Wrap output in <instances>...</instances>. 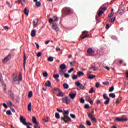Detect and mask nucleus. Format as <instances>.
Masks as SVG:
<instances>
[{
    "mask_svg": "<svg viewBox=\"0 0 128 128\" xmlns=\"http://www.w3.org/2000/svg\"><path fill=\"white\" fill-rule=\"evenodd\" d=\"M73 11L70 8L66 7L62 10V13L65 16H68L70 14H72Z\"/></svg>",
    "mask_w": 128,
    "mask_h": 128,
    "instance_id": "nucleus-1",
    "label": "nucleus"
},
{
    "mask_svg": "<svg viewBox=\"0 0 128 128\" xmlns=\"http://www.w3.org/2000/svg\"><path fill=\"white\" fill-rule=\"evenodd\" d=\"M32 122L35 124L34 125V128H40V123L36 121V118L35 116H32Z\"/></svg>",
    "mask_w": 128,
    "mask_h": 128,
    "instance_id": "nucleus-2",
    "label": "nucleus"
},
{
    "mask_svg": "<svg viewBox=\"0 0 128 128\" xmlns=\"http://www.w3.org/2000/svg\"><path fill=\"white\" fill-rule=\"evenodd\" d=\"M75 84L76 86H78V88H77L78 90H84V86L82 85V84H80V81L76 82Z\"/></svg>",
    "mask_w": 128,
    "mask_h": 128,
    "instance_id": "nucleus-3",
    "label": "nucleus"
},
{
    "mask_svg": "<svg viewBox=\"0 0 128 128\" xmlns=\"http://www.w3.org/2000/svg\"><path fill=\"white\" fill-rule=\"evenodd\" d=\"M114 122H128V118L116 117L114 120Z\"/></svg>",
    "mask_w": 128,
    "mask_h": 128,
    "instance_id": "nucleus-4",
    "label": "nucleus"
},
{
    "mask_svg": "<svg viewBox=\"0 0 128 128\" xmlns=\"http://www.w3.org/2000/svg\"><path fill=\"white\" fill-rule=\"evenodd\" d=\"M68 114H70V110H64V117L67 118L68 121L72 120V119L70 118Z\"/></svg>",
    "mask_w": 128,
    "mask_h": 128,
    "instance_id": "nucleus-5",
    "label": "nucleus"
},
{
    "mask_svg": "<svg viewBox=\"0 0 128 128\" xmlns=\"http://www.w3.org/2000/svg\"><path fill=\"white\" fill-rule=\"evenodd\" d=\"M10 58H12V54H9L6 57H5L2 60V62H4V63L8 62V60H10Z\"/></svg>",
    "mask_w": 128,
    "mask_h": 128,
    "instance_id": "nucleus-6",
    "label": "nucleus"
},
{
    "mask_svg": "<svg viewBox=\"0 0 128 128\" xmlns=\"http://www.w3.org/2000/svg\"><path fill=\"white\" fill-rule=\"evenodd\" d=\"M60 68L61 70H59L60 74H64V70H66V65L64 64H62L60 65Z\"/></svg>",
    "mask_w": 128,
    "mask_h": 128,
    "instance_id": "nucleus-7",
    "label": "nucleus"
},
{
    "mask_svg": "<svg viewBox=\"0 0 128 128\" xmlns=\"http://www.w3.org/2000/svg\"><path fill=\"white\" fill-rule=\"evenodd\" d=\"M38 19L36 18L33 20V28H38Z\"/></svg>",
    "mask_w": 128,
    "mask_h": 128,
    "instance_id": "nucleus-8",
    "label": "nucleus"
},
{
    "mask_svg": "<svg viewBox=\"0 0 128 128\" xmlns=\"http://www.w3.org/2000/svg\"><path fill=\"white\" fill-rule=\"evenodd\" d=\"M88 116L94 122H98V120H96V118L94 116V115H92L91 113L88 114Z\"/></svg>",
    "mask_w": 128,
    "mask_h": 128,
    "instance_id": "nucleus-9",
    "label": "nucleus"
},
{
    "mask_svg": "<svg viewBox=\"0 0 128 128\" xmlns=\"http://www.w3.org/2000/svg\"><path fill=\"white\" fill-rule=\"evenodd\" d=\"M20 122H21L24 126H28V124H26V120L25 118H24L22 116H20Z\"/></svg>",
    "mask_w": 128,
    "mask_h": 128,
    "instance_id": "nucleus-10",
    "label": "nucleus"
},
{
    "mask_svg": "<svg viewBox=\"0 0 128 128\" xmlns=\"http://www.w3.org/2000/svg\"><path fill=\"white\" fill-rule=\"evenodd\" d=\"M118 12L120 16H122L126 12V8H120Z\"/></svg>",
    "mask_w": 128,
    "mask_h": 128,
    "instance_id": "nucleus-11",
    "label": "nucleus"
},
{
    "mask_svg": "<svg viewBox=\"0 0 128 128\" xmlns=\"http://www.w3.org/2000/svg\"><path fill=\"white\" fill-rule=\"evenodd\" d=\"M24 61H23V66L24 70H26V52H24Z\"/></svg>",
    "mask_w": 128,
    "mask_h": 128,
    "instance_id": "nucleus-12",
    "label": "nucleus"
},
{
    "mask_svg": "<svg viewBox=\"0 0 128 128\" xmlns=\"http://www.w3.org/2000/svg\"><path fill=\"white\" fill-rule=\"evenodd\" d=\"M69 96L70 98H72V100H74V98H75L76 96V92H75L74 93H72V92H70L69 94Z\"/></svg>",
    "mask_w": 128,
    "mask_h": 128,
    "instance_id": "nucleus-13",
    "label": "nucleus"
},
{
    "mask_svg": "<svg viewBox=\"0 0 128 128\" xmlns=\"http://www.w3.org/2000/svg\"><path fill=\"white\" fill-rule=\"evenodd\" d=\"M87 52L90 54V56H94V51L92 50V48H89L87 50Z\"/></svg>",
    "mask_w": 128,
    "mask_h": 128,
    "instance_id": "nucleus-14",
    "label": "nucleus"
},
{
    "mask_svg": "<svg viewBox=\"0 0 128 128\" xmlns=\"http://www.w3.org/2000/svg\"><path fill=\"white\" fill-rule=\"evenodd\" d=\"M52 26V30H56V32H58V30H60V28L58 26V25L54 24L53 23Z\"/></svg>",
    "mask_w": 128,
    "mask_h": 128,
    "instance_id": "nucleus-15",
    "label": "nucleus"
},
{
    "mask_svg": "<svg viewBox=\"0 0 128 128\" xmlns=\"http://www.w3.org/2000/svg\"><path fill=\"white\" fill-rule=\"evenodd\" d=\"M45 86H48V88H50V86H52V82H50V81L47 80V82H46L44 84Z\"/></svg>",
    "mask_w": 128,
    "mask_h": 128,
    "instance_id": "nucleus-16",
    "label": "nucleus"
},
{
    "mask_svg": "<svg viewBox=\"0 0 128 128\" xmlns=\"http://www.w3.org/2000/svg\"><path fill=\"white\" fill-rule=\"evenodd\" d=\"M98 16H102V14H104V10H102V8H100L98 10Z\"/></svg>",
    "mask_w": 128,
    "mask_h": 128,
    "instance_id": "nucleus-17",
    "label": "nucleus"
},
{
    "mask_svg": "<svg viewBox=\"0 0 128 128\" xmlns=\"http://www.w3.org/2000/svg\"><path fill=\"white\" fill-rule=\"evenodd\" d=\"M57 96H64V93L62 91H60L59 92L58 94H57Z\"/></svg>",
    "mask_w": 128,
    "mask_h": 128,
    "instance_id": "nucleus-18",
    "label": "nucleus"
},
{
    "mask_svg": "<svg viewBox=\"0 0 128 128\" xmlns=\"http://www.w3.org/2000/svg\"><path fill=\"white\" fill-rule=\"evenodd\" d=\"M66 118L62 116L61 117V120H64V122H66V124H68V122L71 121V120L68 121V118H67V120H66Z\"/></svg>",
    "mask_w": 128,
    "mask_h": 128,
    "instance_id": "nucleus-19",
    "label": "nucleus"
},
{
    "mask_svg": "<svg viewBox=\"0 0 128 128\" xmlns=\"http://www.w3.org/2000/svg\"><path fill=\"white\" fill-rule=\"evenodd\" d=\"M106 4H103L102 6L100 7V8H101L103 10L105 11L106 10V8H106Z\"/></svg>",
    "mask_w": 128,
    "mask_h": 128,
    "instance_id": "nucleus-20",
    "label": "nucleus"
},
{
    "mask_svg": "<svg viewBox=\"0 0 128 128\" xmlns=\"http://www.w3.org/2000/svg\"><path fill=\"white\" fill-rule=\"evenodd\" d=\"M78 76H84V73L82 71H79L77 72Z\"/></svg>",
    "mask_w": 128,
    "mask_h": 128,
    "instance_id": "nucleus-21",
    "label": "nucleus"
},
{
    "mask_svg": "<svg viewBox=\"0 0 128 128\" xmlns=\"http://www.w3.org/2000/svg\"><path fill=\"white\" fill-rule=\"evenodd\" d=\"M63 86L65 90H68L70 88V86L66 83H64L63 84Z\"/></svg>",
    "mask_w": 128,
    "mask_h": 128,
    "instance_id": "nucleus-22",
    "label": "nucleus"
},
{
    "mask_svg": "<svg viewBox=\"0 0 128 128\" xmlns=\"http://www.w3.org/2000/svg\"><path fill=\"white\" fill-rule=\"evenodd\" d=\"M110 98L106 99V100H105L104 102V104H106V106H108V104H110Z\"/></svg>",
    "mask_w": 128,
    "mask_h": 128,
    "instance_id": "nucleus-23",
    "label": "nucleus"
},
{
    "mask_svg": "<svg viewBox=\"0 0 128 128\" xmlns=\"http://www.w3.org/2000/svg\"><path fill=\"white\" fill-rule=\"evenodd\" d=\"M55 118H57V120H58L60 118V113L56 112L55 114Z\"/></svg>",
    "mask_w": 128,
    "mask_h": 128,
    "instance_id": "nucleus-24",
    "label": "nucleus"
},
{
    "mask_svg": "<svg viewBox=\"0 0 128 128\" xmlns=\"http://www.w3.org/2000/svg\"><path fill=\"white\" fill-rule=\"evenodd\" d=\"M35 2H36L35 4H36V6H37L38 8H40V6H42V3H40V2L37 1Z\"/></svg>",
    "mask_w": 128,
    "mask_h": 128,
    "instance_id": "nucleus-25",
    "label": "nucleus"
},
{
    "mask_svg": "<svg viewBox=\"0 0 128 128\" xmlns=\"http://www.w3.org/2000/svg\"><path fill=\"white\" fill-rule=\"evenodd\" d=\"M70 102H71V100L70 98V97L67 96H66V104H70Z\"/></svg>",
    "mask_w": 128,
    "mask_h": 128,
    "instance_id": "nucleus-26",
    "label": "nucleus"
},
{
    "mask_svg": "<svg viewBox=\"0 0 128 128\" xmlns=\"http://www.w3.org/2000/svg\"><path fill=\"white\" fill-rule=\"evenodd\" d=\"M18 4H22L24 5L26 4V0H18Z\"/></svg>",
    "mask_w": 128,
    "mask_h": 128,
    "instance_id": "nucleus-27",
    "label": "nucleus"
},
{
    "mask_svg": "<svg viewBox=\"0 0 128 128\" xmlns=\"http://www.w3.org/2000/svg\"><path fill=\"white\" fill-rule=\"evenodd\" d=\"M96 92V90L94 88H92L89 90V94H94Z\"/></svg>",
    "mask_w": 128,
    "mask_h": 128,
    "instance_id": "nucleus-28",
    "label": "nucleus"
},
{
    "mask_svg": "<svg viewBox=\"0 0 128 128\" xmlns=\"http://www.w3.org/2000/svg\"><path fill=\"white\" fill-rule=\"evenodd\" d=\"M109 96L112 98H116V94L114 93H110L109 94Z\"/></svg>",
    "mask_w": 128,
    "mask_h": 128,
    "instance_id": "nucleus-29",
    "label": "nucleus"
},
{
    "mask_svg": "<svg viewBox=\"0 0 128 128\" xmlns=\"http://www.w3.org/2000/svg\"><path fill=\"white\" fill-rule=\"evenodd\" d=\"M48 62H54V57L50 56L48 58Z\"/></svg>",
    "mask_w": 128,
    "mask_h": 128,
    "instance_id": "nucleus-30",
    "label": "nucleus"
},
{
    "mask_svg": "<svg viewBox=\"0 0 128 128\" xmlns=\"http://www.w3.org/2000/svg\"><path fill=\"white\" fill-rule=\"evenodd\" d=\"M24 14H26V16H28V8H25L24 10Z\"/></svg>",
    "mask_w": 128,
    "mask_h": 128,
    "instance_id": "nucleus-31",
    "label": "nucleus"
},
{
    "mask_svg": "<svg viewBox=\"0 0 128 128\" xmlns=\"http://www.w3.org/2000/svg\"><path fill=\"white\" fill-rule=\"evenodd\" d=\"M28 110L32 112V102H30L28 105Z\"/></svg>",
    "mask_w": 128,
    "mask_h": 128,
    "instance_id": "nucleus-32",
    "label": "nucleus"
},
{
    "mask_svg": "<svg viewBox=\"0 0 128 128\" xmlns=\"http://www.w3.org/2000/svg\"><path fill=\"white\" fill-rule=\"evenodd\" d=\"M20 80H22V73L19 74V78L18 80V82H20Z\"/></svg>",
    "mask_w": 128,
    "mask_h": 128,
    "instance_id": "nucleus-33",
    "label": "nucleus"
},
{
    "mask_svg": "<svg viewBox=\"0 0 128 128\" xmlns=\"http://www.w3.org/2000/svg\"><path fill=\"white\" fill-rule=\"evenodd\" d=\"M53 78H55V80H56V78H60V74H54L53 75Z\"/></svg>",
    "mask_w": 128,
    "mask_h": 128,
    "instance_id": "nucleus-34",
    "label": "nucleus"
},
{
    "mask_svg": "<svg viewBox=\"0 0 128 128\" xmlns=\"http://www.w3.org/2000/svg\"><path fill=\"white\" fill-rule=\"evenodd\" d=\"M32 96V91H30L28 94V98H30Z\"/></svg>",
    "mask_w": 128,
    "mask_h": 128,
    "instance_id": "nucleus-35",
    "label": "nucleus"
},
{
    "mask_svg": "<svg viewBox=\"0 0 128 128\" xmlns=\"http://www.w3.org/2000/svg\"><path fill=\"white\" fill-rule=\"evenodd\" d=\"M114 86H111L110 88H109V92H114Z\"/></svg>",
    "mask_w": 128,
    "mask_h": 128,
    "instance_id": "nucleus-36",
    "label": "nucleus"
},
{
    "mask_svg": "<svg viewBox=\"0 0 128 128\" xmlns=\"http://www.w3.org/2000/svg\"><path fill=\"white\" fill-rule=\"evenodd\" d=\"M103 96L104 100H108L110 98H108V94H104Z\"/></svg>",
    "mask_w": 128,
    "mask_h": 128,
    "instance_id": "nucleus-37",
    "label": "nucleus"
},
{
    "mask_svg": "<svg viewBox=\"0 0 128 128\" xmlns=\"http://www.w3.org/2000/svg\"><path fill=\"white\" fill-rule=\"evenodd\" d=\"M36 32H37L36 30H32V38H34V36H36Z\"/></svg>",
    "mask_w": 128,
    "mask_h": 128,
    "instance_id": "nucleus-38",
    "label": "nucleus"
},
{
    "mask_svg": "<svg viewBox=\"0 0 128 128\" xmlns=\"http://www.w3.org/2000/svg\"><path fill=\"white\" fill-rule=\"evenodd\" d=\"M96 78V75H93V76H90L88 77V78H90V80H94Z\"/></svg>",
    "mask_w": 128,
    "mask_h": 128,
    "instance_id": "nucleus-39",
    "label": "nucleus"
},
{
    "mask_svg": "<svg viewBox=\"0 0 128 128\" xmlns=\"http://www.w3.org/2000/svg\"><path fill=\"white\" fill-rule=\"evenodd\" d=\"M53 20L54 22H58V18L56 16H54L53 17Z\"/></svg>",
    "mask_w": 128,
    "mask_h": 128,
    "instance_id": "nucleus-40",
    "label": "nucleus"
},
{
    "mask_svg": "<svg viewBox=\"0 0 128 128\" xmlns=\"http://www.w3.org/2000/svg\"><path fill=\"white\" fill-rule=\"evenodd\" d=\"M62 104L66 102V96L62 98Z\"/></svg>",
    "mask_w": 128,
    "mask_h": 128,
    "instance_id": "nucleus-41",
    "label": "nucleus"
},
{
    "mask_svg": "<svg viewBox=\"0 0 128 128\" xmlns=\"http://www.w3.org/2000/svg\"><path fill=\"white\" fill-rule=\"evenodd\" d=\"M72 78L74 80H76L78 78V76L76 74L73 75L72 76Z\"/></svg>",
    "mask_w": 128,
    "mask_h": 128,
    "instance_id": "nucleus-42",
    "label": "nucleus"
},
{
    "mask_svg": "<svg viewBox=\"0 0 128 128\" xmlns=\"http://www.w3.org/2000/svg\"><path fill=\"white\" fill-rule=\"evenodd\" d=\"M111 38L112 40H118V38H116V36H111Z\"/></svg>",
    "mask_w": 128,
    "mask_h": 128,
    "instance_id": "nucleus-43",
    "label": "nucleus"
},
{
    "mask_svg": "<svg viewBox=\"0 0 128 128\" xmlns=\"http://www.w3.org/2000/svg\"><path fill=\"white\" fill-rule=\"evenodd\" d=\"M86 124H88L89 126H92V122L90 120H87L86 122Z\"/></svg>",
    "mask_w": 128,
    "mask_h": 128,
    "instance_id": "nucleus-44",
    "label": "nucleus"
},
{
    "mask_svg": "<svg viewBox=\"0 0 128 128\" xmlns=\"http://www.w3.org/2000/svg\"><path fill=\"white\" fill-rule=\"evenodd\" d=\"M80 102H81V104H84V99L83 98H80Z\"/></svg>",
    "mask_w": 128,
    "mask_h": 128,
    "instance_id": "nucleus-45",
    "label": "nucleus"
},
{
    "mask_svg": "<svg viewBox=\"0 0 128 128\" xmlns=\"http://www.w3.org/2000/svg\"><path fill=\"white\" fill-rule=\"evenodd\" d=\"M43 76L44 78H46V76H48V72H43Z\"/></svg>",
    "mask_w": 128,
    "mask_h": 128,
    "instance_id": "nucleus-46",
    "label": "nucleus"
},
{
    "mask_svg": "<svg viewBox=\"0 0 128 128\" xmlns=\"http://www.w3.org/2000/svg\"><path fill=\"white\" fill-rule=\"evenodd\" d=\"M6 114H8V116H10V114H12V112H10V110H8L6 111Z\"/></svg>",
    "mask_w": 128,
    "mask_h": 128,
    "instance_id": "nucleus-47",
    "label": "nucleus"
},
{
    "mask_svg": "<svg viewBox=\"0 0 128 128\" xmlns=\"http://www.w3.org/2000/svg\"><path fill=\"white\" fill-rule=\"evenodd\" d=\"M74 68H71L70 70H68V73L70 74V72H74Z\"/></svg>",
    "mask_w": 128,
    "mask_h": 128,
    "instance_id": "nucleus-48",
    "label": "nucleus"
},
{
    "mask_svg": "<svg viewBox=\"0 0 128 128\" xmlns=\"http://www.w3.org/2000/svg\"><path fill=\"white\" fill-rule=\"evenodd\" d=\"M52 90H54V91H58V92H60V90L58 88H52Z\"/></svg>",
    "mask_w": 128,
    "mask_h": 128,
    "instance_id": "nucleus-49",
    "label": "nucleus"
},
{
    "mask_svg": "<svg viewBox=\"0 0 128 128\" xmlns=\"http://www.w3.org/2000/svg\"><path fill=\"white\" fill-rule=\"evenodd\" d=\"M114 13H112V12H111L110 14L108 15V18H112V16H114Z\"/></svg>",
    "mask_w": 128,
    "mask_h": 128,
    "instance_id": "nucleus-50",
    "label": "nucleus"
},
{
    "mask_svg": "<svg viewBox=\"0 0 128 128\" xmlns=\"http://www.w3.org/2000/svg\"><path fill=\"white\" fill-rule=\"evenodd\" d=\"M102 84L105 86H108V84H110V82H102Z\"/></svg>",
    "mask_w": 128,
    "mask_h": 128,
    "instance_id": "nucleus-51",
    "label": "nucleus"
},
{
    "mask_svg": "<svg viewBox=\"0 0 128 128\" xmlns=\"http://www.w3.org/2000/svg\"><path fill=\"white\" fill-rule=\"evenodd\" d=\"M88 102H90V104H94V101L90 100V98H89V100H88Z\"/></svg>",
    "mask_w": 128,
    "mask_h": 128,
    "instance_id": "nucleus-52",
    "label": "nucleus"
},
{
    "mask_svg": "<svg viewBox=\"0 0 128 128\" xmlns=\"http://www.w3.org/2000/svg\"><path fill=\"white\" fill-rule=\"evenodd\" d=\"M84 108H89L90 105L88 104H86L84 106Z\"/></svg>",
    "mask_w": 128,
    "mask_h": 128,
    "instance_id": "nucleus-53",
    "label": "nucleus"
},
{
    "mask_svg": "<svg viewBox=\"0 0 128 128\" xmlns=\"http://www.w3.org/2000/svg\"><path fill=\"white\" fill-rule=\"evenodd\" d=\"M52 22H54V19H52V18H49V23L52 24Z\"/></svg>",
    "mask_w": 128,
    "mask_h": 128,
    "instance_id": "nucleus-54",
    "label": "nucleus"
},
{
    "mask_svg": "<svg viewBox=\"0 0 128 128\" xmlns=\"http://www.w3.org/2000/svg\"><path fill=\"white\" fill-rule=\"evenodd\" d=\"M57 110L58 112H63L64 110H62L60 108H57Z\"/></svg>",
    "mask_w": 128,
    "mask_h": 128,
    "instance_id": "nucleus-55",
    "label": "nucleus"
},
{
    "mask_svg": "<svg viewBox=\"0 0 128 128\" xmlns=\"http://www.w3.org/2000/svg\"><path fill=\"white\" fill-rule=\"evenodd\" d=\"M42 56V52H38V54H36V56H38V58H40V56Z\"/></svg>",
    "mask_w": 128,
    "mask_h": 128,
    "instance_id": "nucleus-56",
    "label": "nucleus"
},
{
    "mask_svg": "<svg viewBox=\"0 0 128 128\" xmlns=\"http://www.w3.org/2000/svg\"><path fill=\"white\" fill-rule=\"evenodd\" d=\"M64 78H70V74H64Z\"/></svg>",
    "mask_w": 128,
    "mask_h": 128,
    "instance_id": "nucleus-57",
    "label": "nucleus"
},
{
    "mask_svg": "<svg viewBox=\"0 0 128 128\" xmlns=\"http://www.w3.org/2000/svg\"><path fill=\"white\" fill-rule=\"evenodd\" d=\"M116 20V17L112 18L111 19L110 22H114Z\"/></svg>",
    "mask_w": 128,
    "mask_h": 128,
    "instance_id": "nucleus-58",
    "label": "nucleus"
},
{
    "mask_svg": "<svg viewBox=\"0 0 128 128\" xmlns=\"http://www.w3.org/2000/svg\"><path fill=\"white\" fill-rule=\"evenodd\" d=\"M70 116L72 118H76V115L74 114H71Z\"/></svg>",
    "mask_w": 128,
    "mask_h": 128,
    "instance_id": "nucleus-59",
    "label": "nucleus"
},
{
    "mask_svg": "<svg viewBox=\"0 0 128 128\" xmlns=\"http://www.w3.org/2000/svg\"><path fill=\"white\" fill-rule=\"evenodd\" d=\"M6 4L10 8H12V6H10V3L8 1H6Z\"/></svg>",
    "mask_w": 128,
    "mask_h": 128,
    "instance_id": "nucleus-60",
    "label": "nucleus"
},
{
    "mask_svg": "<svg viewBox=\"0 0 128 128\" xmlns=\"http://www.w3.org/2000/svg\"><path fill=\"white\" fill-rule=\"evenodd\" d=\"M14 82H18V76H16L13 78Z\"/></svg>",
    "mask_w": 128,
    "mask_h": 128,
    "instance_id": "nucleus-61",
    "label": "nucleus"
},
{
    "mask_svg": "<svg viewBox=\"0 0 128 128\" xmlns=\"http://www.w3.org/2000/svg\"><path fill=\"white\" fill-rule=\"evenodd\" d=\"M100 82H98L96 84V88H100Z\"/></svg>",
    "mask_w": 128,
    "mask_h": 128,
    "instance_id": "nucleus-62",
    "label": "nucleus"
},
{
    "mask_svg": "<svg viewBox=\"0 0 128 128\" xmlns=\"http://www.w3.org/2000/svg\"><path fill=\"white\" fill-rule=\"evenodd\" d=\"M3 106H4L5 108H8V106L5 103L3 104Z\"/></svg>",
    "mask_w": 128,
    "mask_h": 128,
    "instance_id": "nucleus-63",
    "label": "nucleus"
},
{
    "mask_svg": "<svg viewBox=\"0 0 128 128\" xmlns=\"http://www.w3.org/2000/svg\"><path fill=\"white\" fill-rule=\"evenodd\" d=\"M79 128H86V127L84 125H80Z\"/></svg>",
    "mask_w": 128,
    "mask_h": 128,
    "instance_id": "nucleus-64",
    "label": "nucleus"
}]
</instances>
